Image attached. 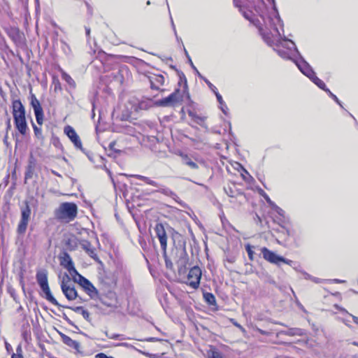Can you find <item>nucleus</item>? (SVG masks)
<instances>
[{
  "instance_id": "774afa93",
  "label": "nucleus",
  "mask_w": 358,
  "mask_h": 358,
  "mask_svg": "<svg viewBox=\"0 0 358 358\" xmlns=\"http://www.w3.org/2000/svg\"><path fill=\"white\" fill-rule=\"evenodd\" d=\"M352 344H353L354 345L358 346V343H357V342H355H355H353V343H352Z\"/></svg>"
},
{
  "instance_id": "20e7f679",
  "label": "nucleus",
  "mask_w": 358,
  "mask_h": 358,
  "mask_svg": "<svg viewBox=\"0 0 358 358\" xmlns=\"http://www.w3.org/2000/svg\"><path fill=\"white\" fill-rule=\"evenodd\" d=\"M260 250L263 258L269 263L278 266L281 263H284L292 266L295 270L298 271V268L296 266V263L293 261L277 255L275 252L268 250L266 247L262 248Z\"/></svg>"
},
{
  "instance_id": "c03bdc74",
  "label": "nucleus",
  "mask_w": 358,
  "mask_h": 358,
  "mask_svg": "<svg viewBox=\"0 0 358 358\" xmlns=\"http://www.w3.org/2000/svg\"><path fill=\"white\" fill-rule=\"evenodd\" d=\"M303 275V278L306 280H310L311 278V276L310 274H308V273L305 272V271H301Z\"/></svg>"
},
{
  "instance_id": "1a4fd4ad",
  "label": "nucleus",
  "mask_w": 358,
  "mask_h": 358,
  "mask_svg": "<svg viewBox=\"0 0 358 358\" xmlns=\"http://www.w3.org/2000/svg\"><path fill=\"white\" fill-rule=\"evenodd\" d=\"M64 132L69 137V138L73 143L76 148L79 150L83 149L81 140L76 132L75 129L71 126H66L64 129Z\"/></svg>"
},
{
  "instance_id": "c756f323",
  "label": "nucleus",
  "mask_w": 358,
  "mask_h": 358,
  "mask_svg": "<svg viewBox=\"0 0 358 358\" xmlns=\"http://www.w3.org/2000/svg\"><path fill=\"white\" fill-rule=\"evenodd\" d=\"M334 306L336 309H338L343 313H345L346 314L350 315L352 317L354 322L356 323L357 324H358V317L357 316H355V315H352L348 313V312L345 308L340 307L338 305H335Z\"/></svg>"
},
{
  "instance_id": "09e8293b",
  "label": "nucleus",
  "mask_w": 358,
  "mask_h": 358,
  "mask_svg": "<svg viewBox=\"0 0 358 358\" xmlns=\"http://www.w3.org/2000/svg\"><path fill=\"white\" fill-rule=\"evenodd\" d=\"M269 205V206L273 209V210H275L276 209V207H278L273 201H271V203H268Z\"/></svg>"
},
{
  "instance_id": "e2e57ef3",
  "label": "nucleus",
  "mask_w": 358,
  "mask_h": 358,
  "mask_svg": "<svg viewBox=\"0 0 358 358\" xmlns=\"http://www.w3.org/2000/svg\"><path fill=\"white\" fill-rule=\"evenodd\" d=\"M343 322L347 325L348 327H350V326L348 324V322L346 320H343Z\"/></svg>"
},
{
  "instance_id": "aec40b11",
  "label": "nucleus",
  "mask_w": 358,
  "mask_h": 358,
  "mask_svg": "<svg viewBox=\"0 0 358 358\" xmlns=\"http://www.w3.org/2000/svg\"><path fill=\"white\" fill-rule=\"evenodd\" d=\"M34 162L30 159L25 172V180H28L32 178L34 171Z\"/></svg>"
},
{
  "instance_id": "dca6fc26",
  "label": "nucleus",
  "mask_w": 358,
  "mask_h": 358,
  "mask_svg": "<svg viewBox=\"0 0 358 358\" xmlns=\"http://www.w3.org/2000/svg\"><path fill=\"white\" fill-rule=\"evenodd\" d=\"M180 156L181 157L182 163L185 165L188 166L192 169H198L199 165L196 162H194L192 157L189 155L180 153Z\"/></svg>"
},
{
  "instance_id": "412c9836",
  "label": "nucleus",
  "mask_w": 358,
  "mask_h": 358,
  "mask_svg": "<svg viewBox=\"0 0 358 358\" xmlns=\"http://www.w3.org/2000/svg\"><path fill=\"white\" fill-rule=\"evenodd\" d=\"M310 80L313 83H314L318 87H320L322 90L325 91L326 92L327 91H329V89L327 88L325 83L322 80H320L319 78H317L316 75H315L313 77H312Z\"/></svg>"
},
{
  "instance_id": "bf43d9fd",
  "label": "nucleus",
  "mask_w": 358,
  "mask_h": 358,
  "mask_svg": "<svg viewBox=\"0 0 358 358\" xmlns=\"http://www.w3.org/2000/svg\"><path fill=\"white\" fill-rule=\"evenodd\" d=\"M85 31H86V35L87 36H90V29L88 28V27H85Z\"/></svg>"
},
{
  "instance_id": "052dcab7",
  "label": "nucleus",
  "mask_w": 358,
  "mask_h": 358,
  "mask_svg": "<svg viewBox=\"0 0 358 358\" xmlns=\"http://www.w3.org/2000/svg\"><path fill=\"white\" fill-rule=\"evenodd\" d=\"M52 173L57 176L61 177V175L54 170H52Z\"/></svg>"
},
{
  "instance_id": "f257e3e1",
  "label": "nucleus",
  "mask_w": 358,
  "mask_h": 358,
  "mask_svg": "<svg viewBox=\"0 0 358 358\" xmlns=\"http://www.w3.org/2000/svg\"><path fill=\"white\" fill-rule=\"evenodd\" d=\"M268 9L263 0H234L245 19L259 29L264 41L273 46L280 57L293 61L300 71L310 80L315 75L310 64L301 57L295 43L282 37L283 24L275 7L274 0H268Z\"/></svg>"
},
{
  "instance_id": "4c0bfd02",
  "label": "nucleus",
  "mask_w": 358,
  "mask_h": 358,
  "mask_svg": "<svg viewBox=\"0 0 358 358\" xmlns=\"http://www.w3.org/2000/svg\"><path fill=\"white\" fill-rule=\"evenodd\" d=\"M215 94L216 96L217 100L219 102L220 105L224 104V101L222 99V96L219 94V92L217 91L215 92Z\"/></svg>"
},
{
  "instance_id": "6ab92c4d",
  "label": "nucleus",
  "mask_w": 358,
  "mask_h": 358,
  "mask_svg": "<svg viewBox=\"0 0 358 358\" xmlns=\"http://www.w3.org/2000/svg\"><path fill=\"white\" fill-rule=\"evenodd\" d=\"M157 192L162 193L166 196H170L174 200L176 201V199H178V196L176 193H174L172 190H171L168 187H160L159 189L157 190Z\"/></svg>"
},
{
  "instance_id": "13d9d810",
  "label": "nucleus",
  "mask_w": 358,
  "mask_h": 358,
  "mask_svg": "<svg viewBox=\"0 0 358 358\" xmlns=\"http://www.w3.org/2000/svg\"><path fill=\"white\" fill-rule=\"evenodd\" d=\"M171 24H172L173 29V31H174V32H175V34L176 35V34H176V30L175 24H174V23H173V19H172V18H171Z\"/></svg>"
},
{
  "instance_id": "5701e85b",
  "label": "nucleus",
  "mask_w": 358,
  "mask_h": 358,
  "mask_svg": "<svg viewBox=\"0 0 358 358\" xmlns=\"http://www.w3.org/2000/svg\"><path fill=\"white\" fill-rule=\"evenodd\" d=\"M31 104L34 108V113L43 110L39 101L34 94H31Z\"/></svg>"
},
{
  "instance_id": "2f4dec72",
  "label": "nucleus",
  "mask_w": 358,
  "mask_h": 358,
  "mask_svg": "<svg viewBox=\"0 0 358 358\" xmlns=\"http://www.w3.org/2000/svg\"><path fill=\"white\" fill-rule=\"evenodd\" d=\"M245 250L248 252V257L249 259L252 261L254 259V257H253V251H252V246H250V245H247L245 246Z\"/></svg>"
},
{
  "instance_id": "69168bd1",
  "label": "nucleus",
  "mask_w": 358,
  "mask_h": 358,
  "mask_svg": "<svg viewBox=\"0 0 358 358\" xmlns=\"http://www.w3.org/2000/svg\"><path fill=\"white\" fill-rule=\"evenodd\" d=\"M101 302H102V303H103V304H104V305H106V304L108 303V301H106V302H105V301H103V299H101Z\"/></svg>"
},
{
  "instance_id": "603ef678",
  "label": "nucleus",
  "mask_w": 358,
  "mask_h": 358,
  "mask_svg": "<svg viewBox=\"0 0 358 358\" xmlns=\"http://www.w3.org/2000/svg\"><path fill=\"white\" fill-rule=\"evenodd\" d=\"M115 346H124V347L129 348L131 345L129 343H118V344L115 345Z\"/></svg>"
},
{
  "instance_id": "473e14b6",
  "label": "nucleus",
  "mask_w": 358,
  "mask_h": 358,
  "mask_svg": "<svg viewBox=\"0 0 358 358\" xmlns=\"http://www.w3.org/2000/svg\"><path fill=\"white\" fill-rule=\"evenodd\" d=\"M205 83L208 85V87L215 93L217 92V88L215 85H213L207 78L203 77L201 78Z\"/></svg>"
},
{
  "instance_id": "a19ab883",
  "label": "nucleus",
  "mask_w": 358,
  "mask_h": 358,
  "mask_svg": "<svg viewBox=\"0 0 358 358\" xmlns=\"http://www.w3.org/2000/svg\"><path fill=\"white\" fill-rule=\"evenodd\" d=\"M275 211L280 216H284L285 215V211L280 208V207H276V209L275 210Z\"/></svg>"
},
{
  "instance_id": "a211bd4d",
  "label": "nucleus",
  "mask_w": 358,
  "mask_h": 358,
  "mask_svg": "<svg viewBox=\"0 0 358 358\" xmlns=\"http://www.w3.org/2000/svg\"><path fill=\"white\" fill-rule=\"evenodd\" d=\"M189 116L192 118V120L197 124L203 127L204 126V122H205V117H201L199 115H197L195 112L189 110L188 112Z\"/></svg>"
},
{
  "instance_id": "de8ad7c7",
  "label": "nucleus",
  "mask_w": 358,
  "mask_h": 358,
  "mask_svg": "<svg viewBox=\"0 0 358 358\" xmlns=\"http://www.w3.org/2000/svg\"><path fill=\"white\" fill-rule=\"evenodd\" d=\"M269 205V206L273 209V210H275L276 209V207H278L273 201H271V203H268Z\"/></svg>"
},
{
  "instance_id": "2eb2a0df",
  "label": "nucleus",
  "mask_w": 358,
  "mask_h": 358,
  "mask_svg": "<svg viewBox=\"0 0 358 358\" xmlns=\"http://www.w3.org/2000/svg\"><path fill=\"white\" fill-rule=\"evenodd\" d=\"M81 247L96 262H101V261L99 260V257H97V255L95 252V249L94 248H92V246L90 242H88L87 241H84L81 243Z\"/></svg>"
},
{
  "instance_id": "72a5a7b5",
  "label": "nucleus",
  "mask_w": 358,
  "mask_h": 358,
  "mask_svg": "<svg viewBox=\"0 0 358 358\" xmlns=\"http://www.w3.org/2000/svg\"><path fill=\"white\" fill-rule=\"evenodd\" d=\"M327 92L341 107H343L341 101L335 94H334L329 90Z\"/></svg>"
},
{
  "instance_id": "58836bf2",
  "label": "nucleus",
  "mask_w": 358,
  "mask_h": 358,
  "mask_svg": "<svg viewBox=\"0 0 358 358\" xmlns=\"http://www.w3.org/2000/svg\"><path fill=\"white\" fill-rule=\"evenodd\" d=\"M209 358H223V357L221 353L214 351L212 352V355Z\"/></svg>"
},
{
  "instance_id": "f704fd0d",
  "label": "nucleus",
  "mask_w": 358,
  "mask_h": 358,
  "mask_svg": "<svg viewBox=\"0 0 358 358\" xmlns=\"http://www.w3.org/2000/svg\"><path fill=\"white\" fill-rule=\"evenodd\" d=\"M12 34H13V38L14 40H16L17 38H20V33L19 30L17 29H13Z\"/></svg>"
},
{
  "instance_id": "3c124183",
  "label": "nucleus",
  "mask_w": 358,
  "mask_h": 358,
  "mask_svg": "<svg viewBox=\"0 0 358 358\" xmlns=\"http://www.w3.org/2000/svg\"><path fill=\"white\" fill-rule=\"evenodd\" d=\"M257 331L260 334H262V335H268V332H266V331H264V330H262V329H259V328H257Z\"/></svg>"
},
{
  "instance_id": "338daca9",
  "label": "nucleus",
  "mask_w": 358,
  "mask_h": 358,
  "mask_svg": "<svg viewBox=\"0 0 358 358\" xmlns=\"http://www.w3.org/2000/svg\"><path fill=\"white\" fill-rule=\"evenodd\" d=\"M106 306L108 307H113L114 305L112 303H107Z\"/></svg>"
},
{
  "instance_id": "0e129e2a",
  "label": "nucleus",
  "mask_w": 358,
  "mask_h": 358,
  "mask_svg": "<svg viewBox=\"0 0 358 358\" xmlns=\"http://www.w3.org/2000/svg\"><path fill=\"white\" fill-rule=\"evenodd\" d=\"M124 71V69H120L117 72L118 74H121Z\"/></svg>"
},
{
  "instance_id": "f3484780",
  "label": "nucleus",
  "mask_w": 358,
  "mask_h": 358,
  "mask_svg": "<svg viewBox=\"0 0 358 358\" xmlns=\"http://www.w3.org/2000/svg\"><path fill=\"white\" fill-rule=\"evenodd\" d=\"M60 336L62 338V342L66 345L73 348L76 350L78 349L80 345L79 343L71 339L69 336L65 335L64 334L60 333Z\"/></svg>"
},
{
  "instance_id": "ea45409f",
  "label": "nucleus",
  "mask_w": 358,
  "mask_h": 358,
  "mask_svg": "<svg viewBox=\"0 0 358 358\" xmlns=\"http://www.w3.org/2000/svg\"><path fill=\"white\" fill-rule=\"evenodd\" d=\"M71 310H73L76 313H80L82 310H84V308L82 306H77V307H73L70 308Z\"/></svg>"
},
{
  "instance_id": "423d86ee",
  "label": "nucleus",
  "mask_w": 358,
  "mask_h": 358,
  "mask_svg": "<svg viewBox=\"0 0 358 358\" xmlns=\"http://www.w3.org/2000/svg\"><path fill=\"white\" fill-rule=\"evenodd\" d=\"M182 92L177 89L169 96L157 100L154 104L159 107H175L182 102Z\"/></svg>"
},
{
  "instance_id": "49530a36",
  "label": "nucleus",
  "mask_w": 358,
  "mask_h": 358,
  "mask_svg": "<svg viewBox=\"0 0 358 358\" xmlns=\"http://www.w3.org/2000/svg\"><path fill=\"white\" fill-rule=\"evenodd\" d=\"M220 109L222 110V111L224 113V114H227V107L226 106V104L224 103V104L222 105H220Z\"/></svg>"
},
{
  "instance_id": "c85d7f7f",
  "label": "nucleus",
  "mask_w": 358,
  "mask_h": 358,
  "mask_svg": "<svg viewBox=\"0 0 358 358\" xmlns=\"http://www.w3.org/2000/svg\"><path fill=\"white\" fill-rule=\"evenodd\" d=\"M107 337L110 339H116L119 341H124L127 339V338L123 334H108L106 333Z\"/></svg>"
},
{
  "instance_id": "ddd939ff",
  "label": "nucleus",
  "mask_w": 358,
  "mask_h": 358,
  "mask_svg": "<svg viewBox=\"0 0 358 358\" xmlns=\"http://www.w3.org/2000/svg\"><path fill=\"white\" fill-rule=\"evenodd\" d=\"M126 107L127 113L132 114L134 113L138 112L139 110L144 109L145 103L140 102L138 99L133 97L128 101Z\"/></svg>"
},
{
  "instance_id": "9d476101",
  "label": "nucleus",
  "mask_w": 358,
  "mask_h": 358,
  "mask_svg": "<svg viewBox=\"0 0 358 358\" xmlns=\"http://www.w3.org/2000/svg\"><path fill=\"white\" fill-rule=\"evenodd\" d=\"M78 277V283L85 291L90 296L91 298L96 296L98 294L96 289L94 285L85 278L82 276L80 274L76 275Z\"/></svg>"
},
{
  "instance_id": "cd10ccee",
  "label": "nucleus",
  "mask_w": 358,
  "mask_h": 358,
  "mask_svg": "<svg viewBox=\"0 0 358 358\" xmlns=\"http://www.w3.org/2000/svg\"><path fill=\"white\" fill-rule=\"evenodd\" d=\"M62 78L64 80H65L70 86H75V82L73 78L66 73L62 72Z\"/></svg>"
},
{
  "instance_id": "a878e982",
  "label": "nucleus",
  "mask_w": 358,
  "mask_h": 358,
  "mask_svg": "<svg viewBox=\"0 0 358 358\" xmlns=\"http://www.w3.org/2000/svg\"><path fill=\"white\" fill-rule=\"evenodd\" d=\"M203 297L206 301L210 305H214L216 302L215 296L209 292H206L203 294Z\"/></svg>"
},
{
  "instance_id": "f03ea898",
  "label": "nucleus",
  "mask_w": 358,
  "mask_h": 358,
  "mask_svg": "<svg viewBox=\"0 0 358 358\" xmlns=\"http://www.w3.org/2000/svg\"><path fill=\"white\" fill-rule=\"evenodd\" d=\"M55 217L64 223L73 221L77 216L78 207L76 203L71 202L62 203L55 210Z\"/></svg>"
},
{
  "instance_id": "6e6d98bb",
  "label": "nucleus",
  "mask_w": 358,
  "mask_h": 358,
  "mask_svg": "<svg viewBox=\"0 0 358 358\" xmlns=\"http://www.w3.org/2000/svg\"><path fill=\"white\" fill-rule=\"evenodd\" d=\"M332 281H334V282H336V283H343L345 282L343 280H339V279H334Z\"/></svg>"
},
{
  "instance_id": "393cba45",
  "label": "nucleus",
  "mask_w": 358,
  "mask_h": 358,
  "mask_svg": "<svg viewBox=\"0 0 358 358\" xmlns=\"http://www.w3.org/2000/svg\"><path fill=\"white\" fill-rule=\"evenodd\" d=\"M29 220L20 219V223L17 227V232L19 234H24L28 225Z\"/></svg>"
},
{
  "instance_id": "b1692460",
  "label": "nucleus",
  "mask_w": 358,
  "mask_h": 358,
  "mask_svg": "<svg viewBox=\"0 0 358 358\" xmlns=\"http://www.w3.org/2000/svg\"><path fill=\"white\" fill-rule=\"evenodd\" d=\"M134 176L138 180H141L144 181L145 183H147L148 185H152L154 187H159V185L157 182L150 179L148 177L141 176V175H134Z\"/></svg>"
},
{
  "instance_id": "7c9ffc66",
  "label": "nucleus",
  "mask_w": 358,
  "mask_h": 358,
  "mask_svg": "<svg viewBox=\"0 0 358 358\" xmlns=\"http://www.w3.org/2000/svg\"><path fill=\"white\" fill-rule=\"evenodd\" d=\"M35 113V115H36V121H37V123L38 124H42L43 123V110H39V111H37Z\"/></svg>"
},
{
  "instance_id": "a18cd8bd",
  "label": "nucleus",
  "mask_w": 358,
  "mask_h": 358,
  "mask_svg": "<svg viewBox=\"0 0 358 358\" xmlns=\"http://www.w3.org/2000/svg\"><path fill=\"white\" fill-rule=\"evenodd\" d=\"M16 351H17V354H15L17 355V357H20V355H22V348H21V346L19 345L17 349H16Z\"/></svg>"
},
{
  "instance_id": "4d7b16f0",
  "label": "nucleus",
  "mask_w": 358,
  "mask_h": 358,
  "mask_svg": "<svg viewBox=\"0 0 358 358\" xmlns=\"http://www.w3.org/2000/svg\"><path fill=\"white\" fill-rule=\"evenodd\" d=\"M5 345H6V350H7L8 351H9L10 350H11V349H12V348H11L10 345L9 343H6H6H5Z\"/></svg>"
},
{
  "instance_id": "f8f14e48",
  "label": "nucleus",
  "mask_w": 358,
  "mask_h": 358,
  "mask_svg": "<svg viewBox=\"0 0 358 358\" xmlns=\"http://www.w3.org/2000/svg\"><path fill=\"white\" fill-rule=\"evenodd\" d=\"M60 264L72 276L78 275L77 270L74 267L73 262L68 253H64L63 256L60 258Z\"/></svg>"
},
{
  "instance_id": "4468645a",
  "label": "nucleus",
  "mask_w": 358,
  "mask_h": 358,
  "mask_svg": "<svg viewBox=\"0 0 358 358\" xmlns=\"http://www.w3.org/2000/svg\"><path fill=\"white\" fill-rule=\"evenodd\" d=\"M152 89L160 90L164 83V77L161 74H152L148 77Z\"/></svg>"
},
{
  "instance_id": "4be33fe9",
  "label": "nucleus",
  "mask_w": 358,
  "mask_h": 358,
  "mask_svg": "<svg viewBox=\"0 0 358 358\" xmlns=\"http://www.w3.org/2000/svg\"><path fill=\"white\" fill-rule=\"evenodd\" d=\"M30 215L31 209L28 203H26V206L21 208V219L29 220Z\"/></svg>"
},
{
  "instance_id": "0eeeda50",
  "label": "nucleus",
  "mask_w": 358,
  "mask_h": 358,
  "mask_svg": "<svg viewBox=\"0 0 358 358\" xmlns=\"http://www.w3.org/2000/svg\"><path fill=\"white\" fill-rule=\"evenodd\" d=\"M61 288L68 300L73 301L77 298L78 293L75 289L74 283L71 282L67 275L62 280Z\"/></svg>"
},
{
  "instance_id": "37998d69",
  "label": "nucleus",
  "mask_w": 358,
  "mask_h": 358,
  "mask_svg": "<svg viewBox=\"0 0 358 358\" xmlns=\"http://www.w3.org/2000/svg\"><path fill=\"white\" fill-rule=\"evenodd\" d=\"M110 356H107L106 354L104 353H98L97 355H96L95 357L96 358H110Z\"/></svg>"
},
{
  "instance_id": "6e6552de",
  "label": "nucleus",
  "mask_w": 358,
  "mask_h": 358,
  "mask_svg": "<svg viewBox=\"0 0 358 358\" xmlns=\"http://www.w3.org/2000/svg\"><path fill=\"white\" fill-rule=\"evenodd\" d=\"M201 278V270L199 266H194L188 273L187 284L196 289L199 287Z\"/></svg>"
},
{
  "instance_id": "864d4df0",
  "label": "nucleus",
  "mask_w": 358,
  "mask_h": 358,
  "mask_svg": "<svg viewBox=\"0 0 358 358\" xmlns=\"http://www.w3.org/2000/svg\"><path fill=\"white\" fill-rule=\"evenodd\" d=\"M62 43H63V45H64L63 49H64V52L66 53H67V50H69V45L66 43L62 42Z\"/></svg>"
},
{
  "instance_id": "680f3d73",
  "label": "nucleus",
  "mask_w": 358,
  "mask_h": 358,
  "mask_svg": "<svg viewBox=\"0 0 358 358\" xmlns=\"http://www.w3.org/2000/svg\"><path fill=\"white\" fill-rule=\"evenodd\" d=\"M11 358H22V356L20 355V357H17V355L15 353H13L11 356Z\"/></svg>"
},
{
  "instance_id": "9b49d317",
  "label": "nucleus",
  "mask_w": 358,
  "mask_h": 358,
  "mask_svg": "<svg viewBox=\"0 0 358 358\" xmlns=\"http://www.w3.org/2000/svg\"><path fill=\"white\" fill-rule=\"evenodd\" d=\"M156 235L159 241L160 245L164 252H166L167 247V236L162 224H157L155 228Z\"/></svg>"
},
{
  "instance_id": "8fccbe9b",
  "label": "nucleus",
  "mask_w": 358,
  "mask_h": 358,
  "mask_svg": "<svg viewBox=\"0 0 358 358\" xmlns=\"http://www.w3.org/2000/svg\"><path fill=\"white\" fill-rule=\"evenodd\" d=\"M262 195H263V196L264 197L265 200L266 201V202L268 203H271V199L269 198V196L266 194L264 193V194H262Z\"/></svg>"
},
{
  "instance_id": "39448f33",
  "label": "nucleus",
  "mask_w": 358,
  "mask_h": 358,
  "mask_svg": "<svg viewBox=\"0 0 358 358\" xmlns=\"http://www.w3.org/2000/svg\"><path fill=\"white\" fill-rule=\"evenodd\" d=\"M36 280L41 289L44 292L45 299L53 305L58 306L59 303L52 295L48 285L47 271L45 270L38 271L36 273Z\"/></svg>"
},
{
  "instance_id": "c9c22d12",
  "label": "nucleus",
  "mask_w": 358,
  "mask_h": 358,
  "mask_svg": "<svg viewBox=\"0 0 358 358\" xmlns=\"http://www.w3.org/2000/svg\"><path fill=\"white\" fill-rule=\"evenodd\" d=\"M189 64L191 65L192 68L194 69V71L196 72V73L198 75V76L199 78H203V76L201 75V73L199 72V71L197 70V69L195 67V66L194 65L192 59L190 57H189Z\"/></svg>"
},
{
  "instance_id": "e433bc0d",
  "label": "nucleus",
  "mask_w": 358,
  "mask_h": 358,
  "mask_svg": "<svg viewBox=\"0 0 358 358\" xmlns=\"http://www.w3.org/2000/svg\"><path fill=\"white\" fill-rule=\"evenodd\" d=\"M80 314L83 315V317L87 321H90V313L87 310H82V312L80 313Z\"/></svg>"
},
{
  "instance_id": "bb28decb",
  "label": "nucleus",
  "mask_w": 358,
  "mask_h": 358,
  "mask_svg": "<svg viewBox=\"0 0 358 358\" xmlns=\"http://www.w3.org/2000/svg\"><path fill=\"white\" fill-rule=\"evenodd\" d=\"M287 334L289 336H295V335L301 336L303 334V330L301 329H299V328H292V329H289L287 331Z\"/></svg>"
},
{
  "instance_id": "5fc2aeb1",
  "label": "nucleus",
  "mask_w": 358,
  "mask_h": 358,
  "mask_svg": "<svg viewBox=\"0 0 358 358\" xmlns=\"http://www.w3.org/2000/svg\"><path fill=\"white\" fill-rule=\"evenodd\" d=\"M234 325L239 328L242 331H245V329L238 323H234Z\"/></svg>"
},
{
  "instance_id": "7ed1b4c3",
  "label": "nucleus",
  "mask_w": 358,
  "mask_h": 358,
  "mask_svg": "<svg viewBox=\"0 0 358 358\" xmlns=\"http://www.w3.org/2000/svg\"><path fill=\"white\" fill-rule=\"evenodd\" d=\"M13 115L16 128L21 134H25L27 129L25 110L20 100L13 101Z\"/></svg>"
},
{
  "instance_id": "79ce46f5",
  "label": "nucleus",
  "mask_w": 358,
  "mask_h": 358,
  "mask_svg": "<svg viewBox=\"0 0 358 358\" xmlns=\"http://www.w3.org/2000/svg\"><path fill=\"white\" fill-rule=\"evenodd\" d=\"M310 280L314 282L315 283H321L323 281L322 279H320V278H315V277H313V276H311V278H310Z\"/></svg>"
}]
</instances>
